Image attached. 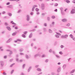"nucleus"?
<instances>
[{
    "label": "nucleus",
    "mask_w": 75,
    "mask_h": 75,
    "mask_svg": "<svg viewBox=\"0 0 75 75\" xmlns=\"http://www.w3.org/2000/svg\"><path fill=\"white\" fill-rule=\"evenodd\" d=\"M0 62V65L1 67H3V66H4V63L3 61H1Z\"/></svg>",
    "instance_id": "obj_1"
},
{
    "label": "nucleus",
    "mask_w": 75,
    "mask_h": 75,
    "mask_svg": "<svg viewBox=\"0 0 75 75\" xmlns=\"http://www.w3.org/2000/svg\"><path fill=\"white\" fill-rule=\"evenodd\" d=\"M75 9H73L71 11V14H75Z\"/></svg>",
    "instance_id": "obj_2"
},
{
    "label": "nucleus",
    "mask_w": 75,
    "mask_h": 75,
    "mask_svg": "<svg viewBox=\"0 0 75 75\" xmlns=\"http://www.w3.org/2000/svg\"><path fill=\"white\" fill-rule=\"evenodd\" d=\"M62 21L64 22V23H65L67 21V19H64L62 20Z\"/></svg>",
    "instance_id": "obj_3"
},
{
    "label": "nucleus",
    "mask_w": 75,
    "mask_h": 75,
    "mask_svg": "<svg viewBox=\"0 0 75 75\" xmlns=\"http://www.w3.org/2000/svg\"><path fill=\"white\" fill-rule=\"evenodd\" d=\"M27 19L26 20L28 21H30V16L28 15H27Z\"/></svg>",
    "instance_id": "obj_4"
},
{
    "label": "nucleus",
    "mask_w": 75,
    "mask_h": 75,
    "mask_svg": "<svg viewBox=\"0 0 75 75\" xmlns=\"http://www.w3.org/2000/svg\"><path fill=\"white\" fill-rule=\"evenodd\" d=\"M40 55L39 54H36L35 55H34V57L35 58H36L37 57H38V56H40Z\"/></svg>",
    "instance_id": "obj_5"
},
{
    "label": "nucleus",
    "mask_w": 75,
    "mask_h": 75,
    "mask_svg": "<svg viewBox=\"0 0 75 75\" xmlns=\"http://www.w3.org/2000/svg\"><path fill=\"white\" fill-rule=\"evenodd\" d=\"M6 28L8 30H9V31H11V28H10V27H7Z\"/></svg>",
    "instance_id": "obj_6"
},
{
    "label": "nucleus",
    "mask_w": 75,
    "mask_h": 75,
    "mask_svg": "<svg viewBox=\"0 0 75 75\" xmlns=\"http://www.w3.org/2000/svg\"><path fill=\"white\" fill-rule=\"evenodd\" d=\"M64 1H65V2H66L67 3H70V1L68 0H64Z\"/></svg>",
    "instance_id": "obj_7"
},
{
    "label": "nucleus",
    "mask_w": 75,
    "mask_h": 75,
    "mask_svg": "<svg viewBox=\"0 0 75 75\" xmlns=\"http://www.w3.org/2000/svg\"><path fill=\"white\" fill-rule=\"evenodd\" d=\"M68 37V36L67 35H65L63 36V37L64 38H67Z\"/></svg>",
    "instance_id": "obj_8"
},
{
    "label": "nucleus",
    "mask_w": 75,
    "mask_h": 75,
    "mask_svg": "<svg viewBox=\"0 0 75 75\" xmlns=\"http://www.w3.org/2000/svg\"><path fill=\"white\" fill-rule=\"evenodd\" d=\"M75 71V69L73 70L72 71H71L70 72V74H73V73H74V72Z\"/></svg>",
    "instance_id": "obj_9"
},
{
    "label": "nucleus",
    "mask_w": 75,
    "mask_h": 75,
    "mask_svg": "<svg viewBox=\"0 0 75 75\" xmlns=\"http://www.w3.org/2000/svg\"><path fill=\"white\" fill-rule=\"evenodd\" d=\"M60 71H61V69H60V68H59L57 69V72H60Z\"/></svg>",
    "instance_id": "obj_10"
},
{
    "label": "nucleus",
    "mask_w": 75,
    "mask_h": 75,
    "mask_svg": "<svg viewBox=\"0 0 75 75\" xmlns=\"http://www.w3.org/2000/svg\"><path fill=\"white\" fill-rule=\"evenodd\" d=\"M49 33H52V30H51L50 29H49Z\"/></svg>",
    "instance_id": "obj_11"
},
{
    "label": "nucleus",
    "mask_w": 75,
    "mask_h": 75,
    "mask_svg": "<svg viewBox=\"0 0 75 75\" xmlns=\"http://www.w3.org/2000/svg\"><path fill=\"white\" fill-rule=\"evenodd\" d=\"M22 37H23V38H26V36H25V35H24V34H23L22 35Z\"/></svg>",
    "instance_id": "obj_12"
},
{
    "label": "nucleus",
    "mask_w": 75,
    "mask_h": 75,
    "mask_svg": "<svg viewBox=\"0 0 75 75\" xmlns=\"http://www.w3.org/2000/svg\"><path fill=\"white\" fill-rule=\"evenodd\" d=\"M7 7L8 8H13V6L12 5H9Z\"/></svg>",
    "instance_id": "obj_13"
},
{
    "label": "nucleus",
    "mask_w": 75,
    "mask_h": 75,
    "mask_svg": "<svg viewBox=\"0 0 75 75\" xmlns=\"http://www.w3.org/2000/svg\"><path fill=\"white\" fill-rule=\"evenodd\" d=\"M13 21H12L11 22V23L12 24H14V25H16V23H14V22H13Z\"/></svg>",
    "instance_id": "obj_14"
},
{
    "label": "nucleus",
    "mask_w": 75,
    "mask_h": 75,
    "mask_svg": "<svg viewBox=\"0 0 75 75\" xmlns=\"http://www.w3.org/2000/svg\"><path fill=\"white\" fill-rule=\"evenodd\" d=\"M13 21H12L11 22V23L12 24H14V25H16V23H14V22H13Z\"/></svg>",
    "instance_id": "obj_15"
},
{
    "label": "nucleus",
    "mask_w": 75,
    "mask_h": 75,
    "mask_svg": "<svg viewBox=\"0 0 75 75\" xmlns=\"http://www.w3.org/2000/svg\"><path fill=\"white\" fill-rule=\"evenodd\" d=\"M60 47L61 48H62V49H63V48H64V46L63 45H61L60 46Z\"/></svg>",
    "instance_id": "obj_16"
},
{
    "label": "nucleus",
    "mask_w": 75,
    "mask_h": 75,
    "mask_svg": "<svg viewBox=\"0 0 75 75\" xmlns=\"http://www.w3.org/2000/svg\"><path fill=\"white\" fill-rule=\"evenodd\" d=\"M33 35V34L31 33L29 35V38H31L32 37V36Z\"/></svg>",
    "instance_id": "obj_17"
},
{
    "label": "nucleus",
    "mask_w": 75,
    "mask_h": 75,
    "mask_svg": "<svg viewBox=\"0 0 75 75\" xmlns=\"http://www.w3.org/2000/svg\"><path fill=\"white\" fill-rule=\"evenodd\" d=\"M63 69H65V68H66V65L64 64L63 66Z\"/></svg>",
    "instance_id": "obj_18"
},
{
    "label": "nucleus",
    "mask_w": 75,
    "mask_h": 75,
    "mask_svg": "<svg viewBox=\"0 0 75 75\" xmlns=\"http://www.w3.org/2000/svg\"><path fill=\"white\" fill-rule=\"evenodd\" d=\"M37 70L38 71H41V69L40 68H38L37 69Z\"/></svg>",
    "instance_id": "obj_19"
},
{
    "label": "nucleus",
    "mask_w": 75,
    "mask_h": 75,
    "mask_svg": "<svg viewBox=\"0 0 75 75\" xmlns=\"http://www.w3.org/2000/svg\"><path fill=\"white\" fill-rule=\"evenodd\" d=\"M41 7L42 10H44V9H45V6H41Z\"/></svg>",
    "instance_id": "obj_20"
},
{
    "label": "nucleus",
    "mask_w": 75,
    "mask_h": 75,
    "mask_svg": "<svg viewBox=\"0 0 75 75\" xmlns=\"http://www.w3.org/2000/svg\"><path fill=\"white\" fill-rule=\"evenodd\" d=\"M58 4L57 3L55 4L54 5V7H57V6H58Z\"/></svg>",
    "instance_id": "obj_21"
},
{
    "label": "nucleus",
    "mask_w": 75,
    "mask_h": 75,
    "mask_svg": "<svg viewBox=\"0 0 75 75\" xmlns=\"http://www.w3.org/2000/svg\"><path fill=\"white\" fill-rule=\"evenodd\" d=\"M36 11H37V12H38V11H40V9H39L38 8H36L35 9Z\"/></svg>",
    "instance_id": "obj_22"
},
{
    "label": "nucleus",
    "mask_w": 75,
    "mask_h": 75,
    "mask_svg": "<svg viewBox=\"0 0 75 75\" xmlns=\"http://www.w3.org/2000/svg\"><path fill=\"white\" fill-rule=\"evenodd\" d=\"M25 57H26V58H27V59H28V58H29V56L28 55H26Z\"/></svg>",
    "instance_id": "obj_23"
},
{
    "label": "nucleus",
    "mask_w": 75,
    "mask_h": 75,
    "mask_svg": "<svg viewBox=\"0 0 75 75\" xmlns=\"http://www.w3.org/2000/svg\"><path fill=\"white\" fill-rule=\"evenodd\" d=\"M23 50L24 49H21L19 50L20 52H23Z\"/></svg>",
    "instance_id": "obj_24"
},
{
    "label": "nucleus",
    "mask_w": 75,
    "mask_h": 75,
    "mask_svg": "<svg viewBox=\"0 0 75 75\" xmlns=\"http://www.w3.org/2000/svg\"><path fill=\"white\" fill-rule=\"evenodd\" d=\"M31 67H30L29 69H28V72H29L30 71V70H31Z\"/></svg>",
    "instance_id": "obj_25"
},
{
    "label": "nucleus",
    "mask_w": 75,
    "mask_h": 75,
    "mask_svg": "<svg viewBox=\"0 0 75 75\" xmlns=\"http://www.w3.org/2000/svg\"><path fill=\"white\" fill-rule=\"evenodd\" d=\"M15 65V63H13L12 64H11L10 66V67H12L13 66V65Z\"/></svg>",
    "instance_id": "obj_26"
},
{
    "label": "nucleus",
    "mask_w": 75,
    "mask_h": 75,
    "mask_svg": "<svg viewBox=\"0 0 75 75\" xmlns=\"http://www.w3.org/2000/svg\"><path fill=\"white\" fill-rule=\"evenodd\" d=\"M16 33H14L12 34V35L13 36H15V35H16Z\"/></svg>",
    "instance_id": "obj_27"
},
{
    "label": "nucleus",
    "mask_w": 75,
    "mask_h": 75,
    "mask_svg": "<svg viewBox=\"0 0 75 75\" xmlns=\"http://www.w3.org/2000/svg\"><path fill=\"white\" fill-rule=\"evenodd\" d=\"M8 15L9 16H10V17H11L12 16V13H8Z\"/></svg>",
    "instance_id": "obj_28"
},
{
    "label": "nucleus",
    "mask_w": 75,
    "mask_h": 75,
    "mask_svg": "<svg viewBox=\"0 0 75 75\" xmlns=\"http://www.w3.org/2000/svg\"><path fill=\"white\" fill-rule=\"evenodd\" d=\"M34 9H35V7L33 6L32 8V11H34Z\"/></svg>",
    "instance_id": "obj_29"
},
{
    "label": "nucleus",
    "mask_w": 75,
    "mask_h": 75,
    "mask_svg": "<svg viewBox=\"0 0 75 75\" xmlns=\"http://www.w3.org/2000/svg\"><path fill=\"white\" fill-rule=\"evenodd\" d=\"M21 12V10H19L18 11L17 13H20Z\"/></svg>",
    "instance_id": "obj_30"
},
{
    "label": "nucleus",
    "mask_w": 75,
    "mask_h": 75,
    "mask_svg": "<svg viewBox=\"0 0 75 75\" xmlns=\"http://www.w3.org/2000/svg\"><path fill=\"white\" fill-rule=\"evenodd\" d=\"M5 25L6 26H8V25H9L7 23H5Z\"/></svg>",
    "instance_id": "obj_31"
},
{
    "label": "nucleus",
    "mask_w": 75,
    "mask_h": 75,
    "mask_svg": "<svg viewBox=\"0 0 75 75\" xmlns=\"http://www.w3.org/2000/svg\"><path fill=\"white\" fill-rule=\"evenodd\" d=\"M46 57L45 54H44L42 55V58H44V57Z\"/></svg>",
    "instance_id": "obj_32"
},
{
    "label": "nucleus",
    "mask_w": 75,
    "mask_h": 75,
    "mask_svg": "<svg viewBox=\"0 0 75 75\" xmlns=\"http://www.w3.org/2000/svg\"><path fill=\"white\" fill-rule=\"evenodd\" d=\"M47 20L49 21H50V18L49 17H47Z\"/></svg>",
    "instance_id": "obj_33"
},
{
    "label": "nucleus",
    "mask_w": 75,
    "mask_h": 75,
    "mask_svg": "<svg viewBox=\"0 0 75 75\" xmlns=\"http://www.w3.org/2000/svg\"><path fill=\"white\" fill-rule=\"evenodd\" d=\"M49 61V60L48 59H46L45 61V62H48Z\"/></svg>",
    "instance_id": "obj_34"
},
{
    "label": "nucleus",
    "mask_w": 75,
    "mask_h": 75,
    "mask_svg": "<svg viewBox=\"0 0 75 75\" xmlns=\"http://www.w3.org/2000/svg\"><path fill=\"white\" fill-rule=\"evenodd\" d=\"M25 67V64H24L23 65V69L24 68V67Z\"/></svg>",
    "instance_id": "obj_35"
},
{
    "label": "nucleus",
    "mask_w": 75,
    "mask_h": 75,
    "mask_svg": "<svg viewBox=\"0 0 75 75\" xmlns=\"http://www.w3.org/2000/svg\"><path fill=\"white\" fill-rule=\"evenodd\" d=\"M56 57H57V58H60V57L58 55H56Z\"/></svg>",
    "instance_id": "obj_36"
},
{
    "label": "nucleus",
    "mask_w": 75,
    "mask_h": 75,
    "mask_svg": "<svg viewBox=\"0 0 75 75\" xmlns=\"http://www.w3.org/2000/svg\"><path fill=\"white\" fill-rule=\"evenodd\" d=\"M43 30L45 32L47 31V30H46V28H43Z\"/></svg>",
    "instance_id": "obj_37"
},
{
    "label": "nucleus",
    "mask_w": 75,
    "mask_h": 75,
    "mask_svg": "<svg viewBox=\"0 0 75 75\" xmlns=\"http://www.w3.org/2000/svg\"><path fill=\"white\" fill-rule=\"evenodd\" d=\"M14 70H12L11 72V74H13V72H14Z\"/></svg>",
    "instance_id": "obj_38"
},
{
    "label": "nucleus",
    "mask_w": 75,
    "mask_h": 75,
    "mask_svg": "<svg viewBox=\"0 0 75 75\" xmlns=\"http://www.w3.org/2000/svg\"><path fill=\"white\" fill-rule=\"evenodd\" d=\"M41 74H42V72L39 73L37 75H41Z\"/></svg>",
    "instance_id": "obj_39"
},
{
    "label": "nucleus",
    "mask_w": 75,
    "mask_h": 75,
    "mask_svg": "<svg viewBox=\"0 0 75 75\" xmlns=\"http://www.w3.org/2000/svg\"><path fill=\"white\" fill-rule=\"evenodd\" d=\"M2 14H6V11H3V12H2Z\"/></svg>",
    "instance_id": "obj_40"
},
{
    "label": "nucleus",
    "mask_w": 75,
    "mask_h": 75,
    "mask_svg": "<svg viewBox=\"0 0 75 75\" xmlns=\"http://www.w3.org/2000/svg\"><path fill=\"white\" fill-rule=\"evenodd\" d=\"M66 26H68V27H69V26H70V23H69L67 25H66Z\"/></svg>",
    "instance_id": "obj_41"
},
{
    "label": "nucleus",
    "mask_w": 75,
    "mask_h": 75,
    "mask_svg": "<svg viewBox=\"0 0 75 75\" xmlns=\"http://www.w3.org/2000/svg\"><path fill=\"white\" fill-rule=\"evenodd\" d=\"M27 33H28V32H27V31L24 32V34H27Z\"/></svg>",
    "instance_id": "obj_42"
},
{
    "label": "nucleus",
    "mask_w": 75,
    "mask_h": 75,
    "mask_svg": "<svg viewBox=\"0 0 75 75\" xmlns=\"http://www.w3.org/2000/svg\"><path fill=\"white\" fill-rule=\"evenodd\" d=\"M44 25L45 27H47V24L46 23H45L44 24Z\"/></svg>",
    "instance_id": "obj_43"
},
{
    "label": "nucleus",
    "mask_w": 75,
    "mask_h": 75,
    "mask_svg": "<svg viewBox=\"0 0 75 75\" xmlns=\"http://www.w3.org/2000/svg\"><path fill=\"white\" fill-rule=\"evenodd\" d=\"M43 6H44V4L43 3L41 4V7H42Z\"/></svg>",
    "instance_id": "obj_44"
},
{
    "label": "nucleus",
    "mask_w": 75,
    "mask_h": 75,
    "mask_svg": "<svg viewBox=\"0 0 75 75\" xmlns=\"http://www.w3.org/2000/svg\"><path fill=\"white\" fill-rule=\"evenodd\" d=\"M10 53V54H13V52H12V51H10V52H9Z\"/></svg>",
    "instance_id": "obj_45"
},
{
    "label": "nucleus",
    "mask_w": 75,
    "mask_h": 75,
    "mask_svg": "<svg viewBox=\"0 0 75 75\" xmlns=\"http://www.w3.org/2000/svg\"><path fill=\"white\" fill-rule=\"evenodd\" d=\"M56 37H57V38H59V37L58 35H55Z\"/></svg>",
    "instance_id": "obj_46"
},
{
    "label": "nucleus",
    "mask_w": 75,
    "mask_h": 75,
    "mask_svg": "<svg viewBox=\"0 0 75 75\" xmlns=\"http://www.w3.org/2000/svg\"><path fill=\"white\" fill-rule=\"evenodd\" d=\"M59 54H61V55H62V54H63V53H62V52H59Z\"/></svg>",
    "instance_id": "obj_47"
},
{
    "label": "nucleus",
    "mask_w": 75,
    "mask_h": 75,
    "mask_svg": "<svg viewBox=\"0 0 75 75\" xmlns=\"http://www.w3.org/2000/svg\"><path fill=\"white\" fill-rule=\"evenodd\" d=\"M52 18L53 19L55 18V16H52Z\"/></svg>",
    "instance_id": "obj_48"
},
{
    "label": "nucleus",
    "mask_w": 75,
    "mask_h": 75,
    "mask_svg": "<svg viewBox=\"0 0 75 75\" xmlns=\"http://www.w3.org/2000/svg\"><path fill=\"white\" fill-rule=\"evenodd\" d=\"M7 56H4V58L5 59H7Z\"/></svg>",
    "instance_id": "obj_49"
},
{
    "label": "nucleus",
    "mask_w": 75,
    "mask_h": 75,
    "mask_svg": "<svg viewBox=\"0 0 75 75\" xmlns=\"http://www.w3.org/2000/svg\"><path fill=\"white\" fill-rule=\"evenodd\" d=\"M17 41H20V42H21V40L20 39H17Z\"/></svg>",
    "instance_id": "obj_50"
},
{
    "label": "nucleus",
    "mask_w": 75,
    "mask_h": 75,
    "mask_svg": "<svg viewBox=\"0 0 75 75\" xmlns=\"http://www.w3.org/2000/svg\"><path fill=\"white\" fill-rule=\"evenodd\" d=\"M8 40H9L10 42V41H12V38H10Z\"/></svg>",
    "instance_id": "obj_51"
},
{
    "label": "nucleus",
    "mask_w": 75,
    "mask_h": 75,
    "mask_svg": "<svg viewBox=\"0 0 75 75\" xmlns=\"http://www.w3.org/2000/svg\"><path fill=\"white\" fill-rule=\"evenodd\" d=\"M20 54L21 55H24V53H20Z\"/></svg>",
    "instance_id": "obj_52"
},
{
    "label": "nucleus",
    "mask_w": 75,
    "mask_h": 75,
    "mask_svg": "<svg viewBox=\"0 0 75 75\" xmlns=\"http://www.w3.org/2000/svg\"><path fill=\"white\" fill-rule=\"evenodd\" d=\"M39 67V65H37L35 66V68H38Z\"/></svg>",
    "instance_id": "obj_53"
},
{
    "label": "nucleus",
    "mask_w": 75,
    "mask_h": 75,
    "mask_svg": "<svg viewBox=\"0 0 75 75\" xmlns=\"http://www.w3.org/2000/svg\"><path fill=\"white\" fill-rule=\"evenodd\" d=\"M18 6L19 7H20V8H22V6H21V5L19 4Z\"/></svg>",
    "instance_id": "obj_54"
},
{
    "label": "nucleus",
    "mask_w": 75,
    "mask_h": 75,
    "mask_svg": "<svg viewBox=\"0 0 75 75\" xmlns=\"http://www.w3.org/2000/svg\"><path fill=\"white\" fill-rule=\"evenodd\" d=\"M63 11L62 10H61V13L62 14H64V13H63Z\"/></svg>",
    "instance_id": "obj_55"
},
{
    "label": "nucleus",
    "mask_w": 75,
    "mask_h": 75,
    "mask_svg": "<svg viewBox=\"0 0 75 75\" xmlns=\"http://www.w3.org/2000/svg\"><path fill=\"white\" fill-rule=\"evenodd\" d=\"M10 4V2H8L6 4V5H9Z\"/></svg>",
    "instance_id": "obj_56"
},
{
    "label": "nucleus",
    "mask_w": 75,
    "mask_h": 75,
    "mask_svg": "<svg viewBox=\"0 0 75 75\" xmlns=\"http://www.w3.org/2000/svg\"><path fill=\"white\" fill-rule=\"evenodd\" d=\"M3 74H4V75H7V74H6V73H5V72H4L3 73Z\"/></svg>",
    "instance_id": "obj_57"
},
{
    "label": "nucleus",
    "mask_w": 75,
    "mask_h": 75,
    "mask_svg": "<svg viewBox=\"0 0 75 75\" xmlns=\"http://www.w3.org/2000/svg\"><path fill=\"white\" fill-rule=\"evenodd\" d=\"M18 27H15V28L16 29V30H18Z\"/></svg>",
    "instance_id": "obj_58"
},
{
    "label": "nucleus",
    "mask_w": 75,
    "mask_h": 75,
    "mask_svg": "<svg viewBox=\"0 0 75 75\" xmlns=\"http://www.w3.org/2000/svg\"><path fill=\"white\" fill-rule=\"evenodd\" d=\"M10 42L9 41V40H8L6 42L7 43H8V42Z\"/></svg>",
    "instance_id": "obj_59"
},
{
    "label": "nucleus",
    "mask_w": 75,
    "mask_h": 75,
    "mask_svg": "<svg viewBox=\"0 0 75 75\" xmlns=\"http://www.w3.org/2000/svg\"><path fill=\"white\" fill-rule=\"evenodd\" d=\"M20 0H14V1H16L17 2V1H20Z\"/></svg>",
    "instance_id": "obj_60"
},
{
    "label": "nucleus",
    "mask_w": 75,
    "mask_h": 75,
    "mask_svg": "<svg viewBox=\"0 0 75 75\" xmlns=\"http://www.w3.org/2000/svg\"><path fill=\"white\" fill-rule=\"evenodd\" d=\"M0 8H3V7L1 6H0Z\"/></svg>",
    "instance_id": "obj_61"
},
{
    "label": "nucleus",
    "mask_w": 75,
    "mask_h": 75,
    "mask_svg": "<svg viewBox=\"0 0 75 75\" xmlns=\"http://www.w3.org/2000/svg\"><path fill=\"white\" fill-rule=\"evenodd\" d=\"M13 61V59H11L10 60V61L11 62Z\"/></svg>",
    "instance_id": "obj_62"
},
{
    "label": "nucleus",
    "mask_w": 75,
    "mask_h": 75,
    "mask_svg": "<svg viewBox=\"0 0 75 75\" xmlns=\"http://www.w3.org/2000/svg\"><path fill=\"white\" fill-rule=\"evenodd\" d=\"M20 62H23V60H20Z\"/></svg>",
    "instance_id": "obj_63"
},
{
    "label": "nucleus",
    "mask_w": 75,
    "mask_h": 75,
    "mask_svg": "<svg viewBox=\"0 0 75 75\" xmlns=\"http://www.w3.org/2000/svg\"><path fill=\"white\" fill-rule=\"evenodd\" d=\"M57 9H56L55 10H54V11H56V12H57Z\"/></svg>",
    "instance_id": "obj_64"
}]
</instances>
